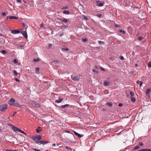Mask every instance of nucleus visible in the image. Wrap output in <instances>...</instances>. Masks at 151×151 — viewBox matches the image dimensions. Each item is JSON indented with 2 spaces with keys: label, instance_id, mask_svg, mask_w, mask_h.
Listing matches in <instances>:
<instances>
[{
  "label": "nucleus",
  "instance_id": "nucleus-33",
  "mask_svg": "<svg viewBox=\"0 0 151 151\" xmlns=\"http://www.w3.org/2000/svg\"><path fill=\"white\" fill-rule=\"evenodd\" d=\"M40 68L39 67H37L35 69V71L36 73H38L39 72Z\"/></svg>",
  "mask_w": 151,
  "mask_h": 151
},
{
  "label": "nucleus",
  "instance_id": "nucleus-58",
  "mask_svg": "<svg viewBox=\"0 0 151 151\" xmlns=\"http://www.w3.org/2000/svg\"><path fill=\"white\" fill-rule=\"evenodd\" d=\"M94 67L95 68H96L97 69H98L99 68L98 66H97V65H95Z\"/></svg>",
  "mask_w": 151,
  "mask_h": 151
},
{
  "label": "nucleus",
  "instance_id": "nucleus-20",
  "mask_svg": "<svg viewBox=\"0 0 151 151\" xmlns=\"http://www.w3.org/2000/svg\"><path fill=\"white\" fill-rule=\"evenodd\" d=\"M139 85V87H141L142 85V82L140 81H138L136 82Z\"/></svg>",
  "mask_w": 151,
  "mask_h": 151
},
{
  "label": "nucleus",
  "instance_id": "nucleus-57",
  "mask_svg": "<svg viewBox=\"0 0 151 151\" xmlns=\"http://www.w3.org/2000/svg\"><path fill=\"white\" fill-rule=\"evenodd\" d=\"M16 113H17V112L16 111L14 112V114H12V116H14V114H16Z\"/></svg>",
  "mask_w": 151,
  "mask_h": 151
},
{
  "label": "nucleus",
  "instance_id": "nucleus-46",
  "mask_svg": "<svg viewBox=\"0 0 151 151\" xmlns=\"http://www.w3.org/2000/svg\"><path fill=\"white\" fill-rule=\"evenodd\" d=\"M53 62L58 63L59 62V61L58 60H54Z\"/></svg>",
  "mask_w": 151,
  "mask_h": 151
},
{
  "label": "nucleus",
  "instance_id": "nucleus-15",
  "mask_svg": "<svg viewBox=\"0 0 151 151\" xmlns=\"http://www.w3.org/2000/svg\"><path fill=\"white\" fill-rule=\"evenodd\" d=\"M63 100V99H61L60 98H59L58 100H56L55 101V102L57 103H59L61 102Z\"/></svg>",
  "mask_w": 151,
  "mask_h": 151
},
{
  "label": "nucleus",
  "instance_id": "nucleus-59",
  "mask_svg": "<svg viewBox=\"0 0 151 151\" xmlns=\"http://www.w3.org/2000/svg\"><path fill=\"white\" fill-rule=\"evenodd\" d=\"M99 17H100L102 16V15L101 14H99L97 16Z\"/></svg>",
  "mask_w": 151,
  "mask_h": 151
},
{
  "label": "nucleus",
  "instance_id": "nucleus-37",
  "mask_svg": "<svg viewBox=\"0 0 151 151\" xmlns=\"http://www.w3.org/2000/svg\"><path fill=\"white\" fill-rule=\"evenodd\" d=\"M65 148L67 149V150H72V149L67 146L65 147Z\"/></svg>",
  "mask_w": 151,
  "mask_h": 151
},
{
  "label": "nucleus",
  "instance_id": "nucleus-29",
  "mask_svg": "<svg viewBox=\"0 0 151 151\" xmlns=\"http://www.w3.org/2000/svg\"><path fill=\"white\" fill-rule=\"evenodd\" d=\"M98 43L99 45H104V42L103 41H98Z\"/></svg>",
  "mask_w": 151,
  "mask_h": 151
},
{
  "label": "nucleus",
  "instance_id": "nucleus-16",
  "mask_svg": "<svg viewBox=\"0 0 151 151\" xmlns=\"http://www.w3.org/2000/svg\"><path fill=\"white\" fill-rule=\"evenodd\" d=\"M110 82H107L106 81H105L104 82V86H109L110 84Z\"/></svg>",
  "mask_w": 151,
  "mask_h": 151
},
{
  "label": "nucleus",
  "instance_id": "nucleus-13",
  "mask_svg": "<svg viewBox=\"0 0 151 151\" xmlns=\"http://www.w3.org/2000/svg\"><path fill=\"white\" fill-rule=\"evenodd\" d=\"M70 105L68 104H66L64 105H63L59 106V107L61 109H63L69 106Z\"/></svg>",
  "mask_w": 151,
  "mask_h": 151
},
{
  "label": "nucleus",
  "instance_id": "nucleus-35",
  "mask_svg": "<svg viewBox=\"0 0 151 151\" xmlns=\"http://www.w3.org/2000/svg\"><path fill=\"white\" fill-rule=\"evenodd\" d=\"M14 62L16 64H17L18 63L17 60V59H15L14 60Z\"/></svg>",
  "mask_w": 151,
  "mask_h": 151
},
{
  "label": "nucleus",
  "instance_id": "nucleus-24",
  "mask_svg": "<svg viewBox=\"0 0 151 151\" xmlns=\"http://www.w3.org/2000/svg\"><path fill=\"white\" fill-rule=\"evenodd\" d=\"M36 102L34 101H32L31 102V105L32 106H35V104H36Z\"/></svg>",
  "mask_w": 151,
  "mask_h": 151
},
{
  "label": "nucleus",
  "instance_id": "nucleus-27",
  "mask_svg": "<svg viewBox=\"0 0 151 151\" xmlns=\"http://www.w3.org/2000/svg\"><path fill=\"white\" fill-rule=\"evenodd\" d=\"M69 49L68 48H62V50L63 51H68L69 50Z\"/></svg>",
  "mask_w": 151,
  "mask_h": 151
},
{
  "label": "nucleus",
  "instance_id": "nucleus-32",
  "mask_svg": "<svg viewBox=\"0 0 151 151\" xmlns=\"http://www.w3.org/2000/svg\"><path fill=\"white\" fill-rule=\"evenodd\" d=\"M4 151H19L18 150H9V149H5L4 150Z\"/></svg>",
  "mask_w": 151,
  "mask_h": 151
},
{
  "label": "nucleus",
  "instance_id": "nucleus-39",
  "mask_svg": "<svg viewBox=\"0 0 151 151\" xmlns=\"http://www.w3.org/2000/svg\"><path fill=\"white\" fill-rule=\"evenodd\" d=\"M147 66L149 68L151 67V63L150 62H149L148 64H147Z\"/></svg>",
  "mask_w": 151,
  "mask_h": 151
},
{
  "label": "nucleus",
  "instance_id": "nucleus-17",
  "mask_svg": "<svg viewBox=\"0 0 151 151\" xmlns=\"http://www.w3.org/2000/svg\"><path fill=\"white\" fill-rule=\"evenodd\" d=\"M42 130V128L40 127H38V128L36 129V130L37 133H39Z\"/></svg>",
  "mask_w": 151,
  "mask_h": 151
},
{
  "label": "nucleus",
  "instance_id": "nucleus-18",
  "mask_svg": "<svg viewBox=\"0 0 151 151\" xmlns=\"http://www.w3.org/2000/svg\"><path fill=\"white\" fill-rule=\"evenodd\" d=\"M137 151H151V149H142L139 150Z\"/></svg>",
  "mask_w": 151,
  "mask_h": 151
},
{
  "label": "nucleus",
  "instance_id": "nucleus-60",
  "mask_svg": "<svg viewBox=\"0 0 151 151\" xmlns=\"http://www.w3.org/2000/svg\"><path fill=\"white\" fill-rule=\"evenodd\" d=\"M32 150H34L35 151H38V150H38V149H36L33 148V149H32Z\"/></svg>",
  "mask_w": 151,
  "mask_h": 151
},
{
  "label": "nucleus",
  "instance_id": "nucleus-23",
  "mask_svg": "<svg viewBox=\"0 0 151 151\" xmlns=\"http://www.w3.org/2000/svg\"><path fill=\"white\" fill-rule=\"evenodd\" d=\"M106 104L108 106L110 107H111L113 105L112 103L111 102H107Z\"/></svg>",
  "mask_w": 151,
  "mask_h": 151
},
{
  "label": "nucleus",
  "instance_id": "nucleus-50",
  "mask_svg": "<svg viewBox=\"0 0 151 151\" xmlns=\"http://www.w3.org/2000/svg\"><path fill=\"white\" fill-rule=\"evenodd\" d=\"M120 59L121 60H123L124 59V58L123 56H120Z\"/></svg>",
  "mask_w": 151,
  "mask_h": 151
},
{
  "label": "nucleus",
  "instance_id": "nucleus-34",
  "mask_svg": "<svg viewBox=\"0 0 151 151\" xmlns=\"http://www.w3.org/2000/svg\"><path fill=\"white\" fill-rule=\"evenodd\" d=\"M1 53L4 54H6V52L4 50H1Z\"/></svg>",
  "mask_w": 151,
  "mask_h": 151
},
{
  "label": "nucleus",
  "instance_id": "nucleus-44",
  "mask_svg": "<svg viewBox=\"0 0 151 151\" xmlns=\"http://www.w3.org/2000/svg\"><path fill=\"white\" fill-rule=\"evenodd\" d=\"M15 80L16 81L18 82H20V81L19 79H18L17 78H15Z\"/></svg>",
  "mask_w": 151,
  "mask_h": 151
},
{
  "label": "nucleus",
  "instance_id": "nucleus-36",
  "mask_svg": "<svg viewBox=\"0 0 151 151\" xmlns=\"http://www.w3.org/2000/svg\"><path fill=\"white\" fill-rule=\"evenodd\" d=\"M139 148V146H136L134 148V150H136L138 149Z\"/></svg>",
  "mask_w": 151,
  "mask_h": 151
},
{
  "label": "nucleus",
  "instance_id": "nucleus-51",
  "mask_svg": "<svg viewBox=\"0 0 151 151\" xmlns=\"http://www.w3.org/2000/svg\"><path fill=\"white\" fill-rule=\"evenodd\" d=\"M100 69L102 71H105V69L101 67L100 68Z\"/></svg>",
  "mask_w": 151,
  "mask_h": 151
},
{
  "label": "nucleus",
  "instance_id": "nucleus-47",
  "mask_svg": "<svg viewBox=\"0 0 151 151\" xmlns=\"http://www.w3.org/2000/svg\"><path fill=\"white\" fill-rule=\"evenodd\" d=\"M68 8V7L67 6H64V7H63V8H62V9H67Z\"/></svg>",
  "mask_w": 151,
  "mask_h": 151
},
{
  "label": "nucleus",
  "instance_id": "nucleus-9",
  "mask_svg": "<svg viewBox=\"0 0 151 151\" xmlns=\"http://www.w3.org/2000/svg\"><path fill=\"white\" fill-rule=\"evenodd\" d=\"M18 18L17 17H16V16H7L6 17V19H17Z\"/></svg>",
  "mask_w": 151,
  "mask_h": 151
},
{
  "label": "nucleus",
  "instance_id": "nucleus-12",
  "mask_svg": "<svg viewBox=\"0 0 151 151\" xmlns=\"http://www.w3.org/2000/svg\"><path fill=\"white\" fill-rule=\"evenodd\" d=\"M74 133L79 138H81L83 136V134H78V133H77L75 131H74Z\"/></svg>",
  "mask_w": 151,
  "mask_h": 151
},
{
  "label": "nucleus",
  "instance_id": "nucleus-26",
  "mask_svg": "<svg viewBox=\"0 0 151 151\" xmlns=\"http://www.w3.org/2000/svg\"><path fill=\"white\" fill-rule=\"evenodd\" d=\"M35 107H36L38 108H40V104L39 103H37L36 102Z\"/></svg>",
  "mask_w": 151,
  "mask_h": 151
},
{
  "label": "nucleus",
  "instance_id": "nucleus-41",
  "mask_svg": "<svg viewBox=\"0 0 151 151\" xmlns=\"http://www.w3.org/2000/svg\"><path fill=\"white\" fill-rule=\"evenodd\" d=\"M92 71L93 72L95 73H98V71L97 70H96L95 69H93L92 70Z\"/></svg>",
  "mask_w": 151,
  "mask_h": 151
},
{
  "label": "nucleus",
  "instance_id": "nucleus-62",
  "mask_svg": "<svg viewBox=\"0 0 151 151\" xmlns=\"http://www.w3.org/2000/svg\"><path fill=\"white\" fill-rule=\"evenodd\" d=\"M22 24H23V26L24 27H25V26H26V24H25V23H23Z\"/></svg>",
  "mask_w": 151,
  "mask_h": 151
},
{
  "label": "nucleus",
  "instance_id": "nucleus-1",
  "mask_svg": "<svg viewBox=\"0 0 151 151\" xmlns=\"http://www.w3.org/2000/svg\"><path fill=\"white\" fill-rule=\"evenodd\" d=\"M31 138L37 144H40V141L41 138L42 137L41 135H39L37 136H32L31 137Z\"/></svg>",
  "mask_w": 151,
  "mask_h": 151
},
{
  "label": "nucleus",
  "instance_id": "nucleus-45",
  "mask_svg": "<svg viewBox=\"0 0 151 151\" xmlns=\"http://www.w3.org/2000/svg\"><path fill=\"white\" fill-rule=\"evenodd\" d=\"M2 15L3 16H5L6 15V12H3L2 13Z\"/></svg>",
  "mask_w": 151,
  "mask_h": 151
},
{
  "label": "nucleus",
  "instance_id": "nucleus-54",
  "mask_svg": "<svg viewBox=\"0 0 151 151\" xmlns=\"http://www.w3.org/2000/svg\"><path fill=\"white\" fill-rule=\"evenodd\" d=\"M17 2L19 3H21L22 2L21 0H17Z\"/></svg>",
  "mask_w": 151,
  "mask_h": 151
},
{
  "label": "nucleus",
  "instance_id": "nucleus-49",
  "mask_svg": "<svg viewBox=\"0 0 151 151\" xmlns=\"http://www.w3.org/2000/svg\"><path fill=\"white\" fill-rule=\"evenodd\" d=\"M142 39H143L142 37H141V36L139 37H138V39L139 40H141Z\"/></svg>",
  "mask_w": 151,
  "mask_h": 151
},
{
  "label": "nucleus",
  "instance_id": "nucleus-11",
  "mask_svg": "<svg viewBox=\"0 0 151 151\" xmlns=\"http://www.w3.org/2000/svg\"><path fill=\"white\" fill-rule=\"evenodd\" d=\"M11 32L13 34H16L20 33V32L19 30H12Z\"/></svg>",
  "mask_w": 151,
  "mask_h": 151
},
{
  "label": "nucleus",
  "instance_id": "nucleus-43",
  "mask_svg": "<svg viewBox=\"0 0 151 151\" xmlns=\"http://www.w3.org/2000/svg\"><path fill=\"white\" fill-rule=\"evenodd\" d=\"M17 78H19L20 77V75L19 73H18L16 75Z\"/></svg>",
  "mask_w": 151,
  "mask_h": 151
},
{
  "label": "nucleus",
  "instance_id": "nucleus-5",
  "mask_svg": "<svg viewBox=\"0 0 151 151\" xmlns=\"http://www.w3.org/2000/svg\"><path fill=\"white\" fill-rule=\"evenodd\" d=\"M71 78L73 81H78L80 79V77L78 76H74L73 77H71Z\"/></svg>",
  "mask_w": 151,
  "mask_h": 151
},
{
  "label": "nucleus",
  "instance_id": "nucleus-28",
  "mask_svg": "<svg viewBox=\"0 0 151 151\" xmlns=\"http://www.w3.org/2000/svg\"><path fill=\"white\" fill-rule=\"evenodd\" d=\"M40 59L39 58H37V59L34 58L33 59V61L34 62H38L39 61Z\"/></svg>",
  "mask_w": 151,
  "mask_h": 151
},
{
  "label": "nucleus",
  "instance_id": "nucleus-52",
  "mask_svg": "<svg viewBox=\"0 0 151 151\" xmlns=\"http://www.w3.org/2000/svg\"><path fill=\"white\" fill-rule=\"evenodd\" d=\"M118 106L119 107H121L123 106V104L122 103H119Z\"/></svg>",
  "mask_w": 151,
  "mask_h": 151
},
{
  "label": "nucleus",
  "instance_id": "nucleus-25",
  "mask_svg": "<svg viewBox=\"0 0 151 151\" xmlns=\"http://www.w3.org/2000/svg\"><path fill=\"white\" fill-rule=\"evenodd\" d=\"M64 132H66V133H71V134H72V136H73L74 138L75 137H74V135H73V134H72V133L70 132V131H69V130H65L64 131Z\"/></svg>",
  "mask_w": 151,
  "mask_h": 151
},
{
  "label": "nucleus",
  "instance_id": "nucleus-30",
  "mask_svg": "<svg viewBox=\"0 0 151 151\" xmlns=\"http://www.w3.org/2000/svg\"><path fill=\"white\" fill-rule=\"evenodd\" d=\"M88 40V39L87 38H82V40L84 42H86Z\"/></svg>",
  "mask_w": 151,
  "mask_h": 151
},
{
  "label": "nucleus",
  "instance_id": "nucleus-53",
  "mask_svg": "<svg viewBox=\"0 0 151 151\" xmlns=\"http://www.w3.org/2000/svg\"><path fill=\"white\" fill-rule=\"evenodd\" d=\"M19 132H21V133L23 134L24 132L23 131H22V130H21V129H20L19 130Z\"/></svg>",
  "mask_w": 151,
  "mask_h": 151
},
{
  "label": "nucleus",
  "instance_id": "nucleus-40",
  "mask_svg": "<svg viewBox=\"0 0 151 151\" xmlns=\"http://www.w3.org/2000/svg\"><path fill=\"white\" fill-rule=\"evenodd\" d=\"M13 73H14L15 75H16L18 73L17 72V71L15 70H14L13 71Z\"/></svg>",
  "mask_w": 151,
  "mask_h": 151
},
{
  "label": "nucleus",
  "instance_id": "nucleus-2",
  "mask_svg": "<svg viewBox=\"0 0 151 151\" xmlns=\"http://www.w3.org/2000/svg\"><path fill=\"white\" fill-rule=\"evenodd\" d=\"M8 105L6 104H3L0 105V111L3 112L7 109Z\"/></svg>",
  "mask_w": 151,
  "mask_h": 151
},
{
  "label": "nucleus",
  "instance_id": "nucleus-48",
  "mask_svg": "<svg viewBox=\"0 0 151 151\" xmlns=\"http://www.w3.org/2000/svg\"><path fill=\"white\" fill-rule=\"evenodd\" d=\"M139 144L140 146H142L143 145V143L142 142H139Z\"/></svg>",
  "mask_w": 151,
  "mask_h": 151
},
{
  "label": "nucleus",
  "instance_id": "nucleus-22",
  "mask_svg": "<svg viewBox=\"0 0 151 151\" xmlns=\"http://www.w3.org/2000/svg\"><path fill=\"white\" fill-rule=\"evenodd\" d=\"M63 13L64 14H70V12L67 10H64L63 12Z\"/></svg>",
  "mask_w": 151,
  "mask_h": 151
},
{
  "label": "nucleus",
  "instance_id": "nucleus-7",
  "mask_svg": "<svg viewBox=\"0 0 151 151\" xmlns=\"http://www.w3.org/2000/svg\"><path fill=\"white\" fill-rule=\"evenodd\" d=\"M22 34L24 37L26 38H27L28 37L27 33L26 31H22L21 32Z\"/></svg>",
  "mask_w": 151,
  "mask_h": 151
},
{
  "label": "nucleus",
  "instance_id": "nucleus-63",
  "mask_svg": "<svg viewBox=\"0 0 151 151\" xmlns=\"http://www.w3.org/2000/svg\"><path fill=\"white\" fill-rule=\"evenodd\" d=\"M52 145L53 146H54V147H55L56 146V144H53Z\"/></svg>",
  "mask_w": 151,
  "mask_h": 151
},
{
  "label": "nucleus",
  "instance_id": "nucleus-56",
  "mask_svg": "<svg viewBox=\"0 0 151 151\" xmlns=\"http://www.w3.org/2000/svg\"><path fill=\"white\" fill-rule=\"evenodd\" d=\"M114 26L116 27H120L119 25H117V24H115V25H114Z\"/></svg>",
  "mask_w": 151,
  "mask_h": 151
},
{
  "label": "nucleus",
  "instance_id": "nucleus-31",
  "mask_svg": "<svg viewBox=\"0 0 151 151\" xmlns=\"http://www.w3.org/2000/svg\"><path fill=\"white\" fill-rule=\"evenodd\" d=\"M119 32L122 33L123 34H125L126 33V32L125 31H123L122 29L119 30Z\"/></svg>",
  "mask_w": 151,
  "mask_h": 151
},
{
  "label": "nucleus",
  "instance_id": "nucleus-3",
  "mask_svg": "<svg viewBox=\"0 0 151 151\" xmlns=\"http://www.w3.org/2000/svg\"><path fill=\"white\" fill-rule=\"evenodd\" d=\"M56 20L58 21H60L64 23H67L68 22L67 19L66 18L62 19L60 17H57L56 18Z\"/></svg>",
  "mask_w": 151,
  "mask_h": 151
},
{
  "label": "nucleus",
  "instance_id": "nucleus-14",
  "mask_svg": "<svg viewBox=\"0 0 151 151\" xmlns=\"http://www.w3.org/2000/svg\"><path fill=\"white\" fill-rule=\"evenodd\" d=\"M40 144H43V145H45L46 144L48 143H49L48 141H43L42 140H40Z\"/></svg>",
  "mask_w": 151,
  "mask_h": 151
},
{
  "label": "nucleus",
  "instance_id": "nucleus-55",
  "mask_svg": "<svg viewBox=\"0 0 151 151\" xmlns=\"http://www.w3.org/2000/svg\"><path fill=\"white\" fill-rule=\"evenodd\" d=\"M52 44H51L49 43L48 46L50 48H51L52 47Z\"/></svg>",
  "mask_w": 151,
  "mask_h": 151
},
{
  "label": "nucleus",
  "instance_id": "nucleus-61",
  "mask_svg": "<svg viewBox=\"0 0 151 151\" xmlns=\"http://www.w3.org/2000/svg\"><path fill=\"white\" fill-rule=\"evenodd\" d=\"M64 35V34L63 33H61L60 35V36L62 37Z\"/></svg>",
  "mask_w": 151,
  "mask_h": 151
},
{
  "label": "nucleus",
  "instance_id": "nucleus-42",
  "mask_svg": "<svg viewBox=\"0 0 151 151\" xmlns=\"http://www.w3.org/2000/svg\"><path fill=\"white\" fill-rule=\"evenodd\" d=\"M83 18L84 19H85L86 20H88V18L86 16L84 15L83 16Z\"/></svg>",
  "mask_w": 151,
  "mask_h": 151
},
{
  "label": "nucleus",
  "instance_id": "nucleus-10",
  "mask_svg": "<svg viewBox=\"0 0 151 151\" xmlns=\"http://www.w3.org/2000/svg\"><path fill=\"white\" fill-rule=\"evenodd\" d=\"M12 128L14 131L15 132H19V129L17 127L13 126H12Z\"/></svg>",
  "mask_w": 151,
  "mask_h": 151
},
{
  "label": "nucleus",
  "instance_id": "nucleus-38",
  "mask_svg": "<svg viewBox=\"0 0 151 151\" xmlns=\"http://www.w3.org/2000/svg\"><path fill=\"white\" fill-rule=\"evenodd\" d=\"M130 94L132 96H133L134 95V93L132 91H130Z\"/></svg>",
  "mask_w": 151,
  "mask_h": 151
},
{
  "label": "nucleus",
  "instance_id": "nucleus-64",
  "mask_svg": "<svg viewBox=\"0 0 151 151\" xmlns=\"http://www.w3.org/2000/svg\"><path fill=\"white\" fill-rule=\"evenodd\" d=\"M23 134H24L26 136L27 135V134L26 133H25L24 132Z\"/></svg>",
  "mask_w": 151,
  "mask_h": 151
},
{
  "label": "nucleus",
  "instance_id": "nucleus-6",
  "mask_svg": "<svg viewBox=\"0 0 151 151\" xmlns=\"http://www.w3.org/2000/svg\"><path fill=\"white\" fill-rule=\"evenodd\" d=\"M100 1H96V3L97 4V5L98 6L101 7L102 6H104V2H102L101 3H100Z\"/></svg>",
  "mask_w": 151,
  "mask_h": 151
},
{
  "label": "nucleus",
  "instance_id": "nucleus-8",
  "mask_svg": "<svg viewBox=\"0 0 151 151\" xmlns=\"http://www.w3.org/2000/svg\"><path fill=\"white\" fill-rule=\"evenodd\" d=\"M23 105H19L17 102H15V103L14 104L13 106H15V107H17L19 108H22V106Z\"/></svg>",
  "mask_w": 151,
  "mask_h": 151
},
{
  "label": "nucleus",
  "instance_id": "nucleus-19",
  "mask_svg": "<svg viewBox=\"0 0 151 151\" xmlns=\"http://www.w3.org/2000/svg\"><path fill=\"white\" fill-rule=\"evenodd\" d=\"M130 98H131V102H132L133 103L135 102L136 100H135V99L134 97H132V96H131Z\"/></svg>",
  "mask_w": 151,
  "mask_h": 151
},
{
  "label": "nucleus",
  "instance_id": "nucleus-4",
  "mask_svg": "<svg viewBox=\"0 0 151 151\" xmlns=\"http://www.w3.org/2000/svg\"><path fill=\"white\" fill-rule=\"evenodd\" d=\"M15 100L12 98L10 99L8 103L10 105L13 106L15 103Z\"/></svg>",
  "mask_w": 151,
  "mask_h": 151
},
{
  "label": "nucleus",
  "instance_id": "nucleus-21",
  "mask_svg": "<svg viewBox=\"0 0 151 151\" xmlns=\"http://www.w3.org/2000/svg\"><path fill=\"white\" fill-rule=\"evenodd\" d=\"M150 91L151 89L150 88H148L146 90V93L147 96H148V94L150 93Z\"/></svg>",
  "mask_w": 151,
  "mask_h": 151
}]
</instances>
